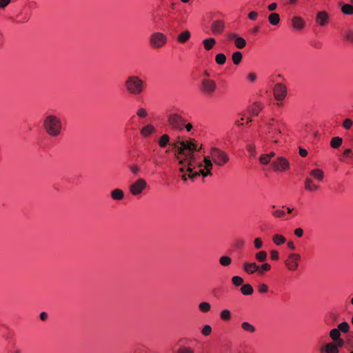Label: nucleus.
<instances>
[{
    "label": "nucleus",
    "mask_w": 353,
    "mask_h": 353,
    "mask_svg": "<svg viewBox=\"0 0 353 353\" xmlns=\"http://www.w3.org/2000/svg\"><path fill=\"white\" fill-rule=\"evenodd\" d=\"M175 147L178 150L177 159L181 165L179 168L180 172L185 173L182 179L186 181L188 178L195 179L199 176L206 177L212 176L211 170L213 168V163L219 167H223L230 161L228 153L217 147H211L209 150V154L205 157L201 161L194 154L197 150V145L194 140L178 141L175 143Z\"/></svg>",
    "instance_id": "nucleus-1"
},
{
    "label": "nucleus",
    "mask_w": 353,
    "mask_h": 353,
    "mask_svg": "<svg viewBox=\"0 0 353 353\" xmlns=\"http://www.w3.org/2000/svg\"><path fill=\"white\" fill-rule=\"evenodd\" d=\"M220 318L225 321H228L232 318L231 312L228 309H225L221 311L219 314Z\"/></svg>",
    "instance_id": "nucleus-29"
},
{
    "label": "nucleus",
    "mask_w": 353,
    "mask_h": 353,
    "mask_svg": "<svg viewBox=\"0 0 353 353\" xmlns=\"http://www.w3.org/2000/svg\"><path fill=\"white\" fill-rule=\"evenodd\" d=\"M216 41L214 38L210 37L203 40V44L205 50H210L214 48Z\"/></svg>",
    "instance_id": "nucleus-22"
},
{
    "label": "nucleus",
    "mask_w": 353,
    "mask_h": 353,
    "mask_svg": "<svg viewBox=\"0 0 353 353\" xmlns=\"http://www.w3.org/2000/svg\"><path fill=\"white\" fill-rule=\"evenodd\" d=\"M342 143H343L342 138H341L339 137H335L331 139L330 145L332 148L336 149V148H339L341 145Z\"/></svg>",
    "instance_id": "nucleus-32"
},
{
    "label": "nucleus",
    "mask_w": 353,
    "mask_h": 353,
    "mask_svg": "<svg viewBox=\"0 0 353 353\" xmlns=\"http://www.w3.org/2000/svg\"><path fill=\"white\" fill-rule=\"evenodd\" d=\"M239 37V36H238V35H237L236 34H235V33H231V34H228V39H229V40H233V41H234H234H235V39H236V38H238Z\"/></svg>",
    "instance_id": "nucleus-63"
},
{
    "label": "nucleus",
    "mask_w": 353,
    "mask_h": 353,
    "mask_svg": "<svg viewBox=\"0 0 353 353\" xmlns=\"http://www.w3.org/2000/svg\"><path fill=\"white\" fill-rule=\"evenodd\" d=\"M137 116L140 119L146 118L148 116V110L143 107H139L136 112Z\"/></svg>",
    "instance_id": "nucleus-37"
},
{
    "label": "nucleus",
    "mask_w": 353,
    "mask_h": 353,
    "mask_svg": "<svg viewBox=\"0 0 353 353\" xmlns=\"http://www.w3.org/2000/svg\"><path fill=\"white\" fill-rule=\"evenodd\" d=\"M48 314L45 312H43L40 314L39 317L42 321H46L48 319Z\"/></svg>",
    "instance_id": "nucleus-64"
},
{
    "label": "nucleus",
    "mask_w": 353,
    "mask_h": 353,
    "mask_svg": "<svg viewBox=\"0 0 353 353\" xmlns=\"http://www.w3.org/2000/svg\"><path fill=\"white\" fill-rule=\"evenodd\" d=\"M274 99L278 101H282L287 96L288 90L286 86L281 83H276L273 88Z\"/></svg>",
    "instance_id": "nucleus-11"
},
{
    "label": "nucleus",
    "mask_w": 353,
    "mask_h": 353,
    "mask_svg": "<svg viewBox=\"0 0 353 353\" xmlns=\"http://www.w3.org/2000/svg\"><path fill=\"white\" fill-rule=\"evenodd\" d=\"M276 8H277V4L276 3H272L268 6V9L270 11H274L276 9Z\"/></svg>",
    "instance_id": "nucleus-62"
},
{
    "label": "nucleus",
    "mask_w": 353,
    "mask_h": 353,
    "mask_svg": "<svg viewBox=\"0 0 353 353\" xmlns=\"http://www.w3.org/2000/svg\"><path fill=\"white\" fill-rule=\"evenodd\" d=\"M324 351L325 353H339V350L332 341L325 344Z\"/></svg>",
    "instance_id": "nucleus-24"
},
{
    "label": "nucleus",
    "mask_w": 353,
    "mask_h": 353,
    "mask_svg": "<svg viewBox=\"0 0 353 353\" xmlns=\"http://www.w3.org/2000/svg\"><path fill=\"white\" fill-rule=\"evenodd\" d=\"M299 153L302 157H305L308 154L307 150L302 148H299Z\"/></svg>",
    "instance_id": "nucleus-60"
},
{
    "label": "nucleus",
    "mask_w": 353,
    "mask_h": 353,
    "mask_svg": "<svg viewBox=\"0 0 353 353\" xmlns=\"http://www.w3.org/2000/svg\"><path fill=\"white\" fill-rule=\"evenodd\" d=\"M294 233L297 237H301L303 235V230L301 228H296L294 230Z\"/></svg>",
    "instance_id": "nucleus-59"
},
{
    "label": "nucleus",
    "mask_w": 353,
    "mask_h": 353,
    "mask_svg": "<svg viewBox=\"0 0 353 353\" xmlns=\"http://www.w3.org/2000/svg\"><path fill=\"white\" fill-rule=\"evenodd\" d=\"M184 129L187 130V132H190L193 129V126L190 123H186V120L185 119V126Z\"/></svg>",
    "instance_id": "nucleus-61"
},
{
    "label": "nucleus",
    "mask_w": 353,
    "mask_h": 353,
    "mask_svg": "<svg viewBox=\"0 0 353 353\" xmlns=\"http://www.w3.org/2000/svg\"><path fill=\"white\" fill-rule=\"evenodd\" d=\"M258 291L261 294L266 293L268 291V286L265 283H261L258 286Z\"/></svg>",
    "instance_id": "nucleus-50"
},
{
    "label": "nucleus",
    "mask_w": 353,
    "mask_h": 353,
    "mask_svg": "<svg viewBox=\"0 0 353 353\" xmlns=\"http://www.w3.org/2000/svg\"><path fill=\"white\" fill-rule=\"evenodd\" d=\"M316 23L320 26H325L329 23V15L325 11H320L317 12L316 17Z\"/></svg>",
    "instance_id": "nucleus-14"
},
{
    "label": "nucleus",
    "mask_w": 353,
    "mask_h": 353,
    "mask_svg": "<svg viewBox=\"0 0 353 353\" xmlns=\"http://www.w3.org/2000/svg\"><path fill=\"white\" fill-rule=\"evenodd\" d=\"M168 42L167 36L161 32L152 33L149 39V43L152 48L159 49L163 48Z\"/></svg>",
    "instance_id": "nucleus-7"
},
{
    "label": "nucleus",
    "mask_w": 353,
    "mask_h": 353,
    "mask_svg": "<svg viewBox=\"0 0 353 353\" xmlns=\"http://www.w3.org/2000/svg\"><path fill=\"white\" fill-rule=\"evenodd\" d=\"M157 131V128L152 123L143 125L139 130L140 136L145 139H149Z\"/></svg>",
    "instance_id": "nucleus-12"
},
{
    "label": "nucleus",
    "mask_w": 353,
    "mask_h": 353,
    "mask_svg": "<svg viewBox=\"0 0 353 353\" xmlns=\"http://www.w3.org/2000/svg\"><path fill=\"white\" fill-rule=\"evenodd\" d=\"M258 17V12L256 11H252L248 14V18L252 21L256 20Z\"/></svg>",
    "instance_id": "nucleus-57"
},
{
    "label": "nucleus",
    "mask_w": 353,
    "mask_h": 353,
    "mask_svg": "<svg viewBox=\"0 0 353 353\" xmlns=\"http://www.w3.org/2000/svg\"><path fill=\"white\" fill-rule=\"evenodd\" d=\"M199 90L203 95L210 97L216 92L217 85L214 80L208 78L202 79Z\"/></svg>",
    "instance_id": "nucleus-6"
},
{
    "label": "nucleus",
    "mask_w": 353,
    "mask_h": 353,
    "mask_svg": "<svg viewBox=\"0 0 353 353\" xmlns=\"http://www.w3.org/2000/svg\"><path fill=\"white\" fill-rule=\"evenodd\" d=\"M219 263L223 267H228L232 263V259L228 256H222L219 258Z\"/></svg>",
    "instance_id": "nucleus-31"
},
{
    "label": "nucleus",
    "mask_w": 353,
    "mask_h": 353,
    "mask_svg": "<svg viewBox=\"0 0 353 353\" xmlns=\"http://www.w3.org/2000/svg\"><path fill=\"white\" fill-rule=\"evenodd\" d=\"M190 32L189 30H184L178 34L177 41L181 43H185L190 40Z\"/></svg>",
    "instance_id": "nucleus-20"
},
{
    "label": "nucleus",
    "mask_w": 353,
    "mask_h": 353,
    "mask_svg": "<svg viewBox=\"0 0 353 353\" xmlns=\"http://www.w3.org/2000/svg\"><path fill=\"white\" fill-rule=\"evenodd\" d=\"M241 328L248 333H254L256 332V327L252 324L247 321H244L241 323Z\"/></svg>",
    "instance_id": "nucleus-27"
},
{
    "label": "nucleus",
    "mask_w": 353,
    "mask_h": 353,
    "mask_svg": "<svg viewBox=\"0 0 353 353\" xmlns=\"http://www.w3.org/2000/svg\"><path fill=\"white\" fill-rule=\"evenodd\" d=\"M167 122L174 131L182 132L185 126V118L179 111H172L167 114Z\"/></svg>",
    "instance_id": "nucleus-5"
},
{
    "label": "nucleus",
    "mask_w": 353,
    "mask_h": 353,
    "mask_svg": "<svg viewBox=\"0 0 353 353\" xmlns=\"http://www.w3.org/2000/svg\"><path fill=\"white\" fill-rule=\"evenodd\" d=\"M344 38L345 39L353 43V29H347L344 32Z\"/></svg>",
    "instance_id": "nucleus-40"
},
{
    "label": "nucleus",
    "mask_w": 353,
    "mask_h": 353,
    "mask_svg": "<svg viewBox=\"0 0 353 353\" xmlns=\"http://www.w3.org/2000/svg\"><path fill=\"white\" fill-rule=\"evenodd\" d=\"M310 176L317 181H322L324 179V172L319 168L312 169L310 172Z\"/></svg>",
    "instance_id": "nucleus-19"
},
{
    "label": "nucleus",
    "mask_w": 353,
    "mask_h": 353,
    "mask_svg": "<svg viewBox=\"0 0 353 353\" xmlns=\"http://www.w3.org/2000/svg\"><path fill=\"white\" fill-rule=\"evenodd\" d=\"M199 309L202 312H208L211 309V305L208 302H201L199 304Z\"/></svg>",
    "instance_id": "nucleus-39"
},
{
    "label": "nucleus",
    "mask_w": 353,
    "mask_h": 353,
    "mask_svg": "<svg viewBox=\"0 0 353 353\" xmlns=\"http://www.w3.org/2000/svg\"><path fill=\"white\" fill-rule=\"evenodd\" d=\"M270 256L272 260L277 261L279 259V252L276 250H272L270 252Z\"/></svg>",
    "instance_id": "nucleus-58"
},
{
    "label": "nucleus",
    "mask_w": 353,
    "mask_h": 353,
    "mask_svg": "<svg viewBox=\"0 0 353 353\" xmlns=\"http://www.w3.org/2000/svg\"><path fill=\"white\" fill-rule=\"evenodd\" d=\"M301 260V256L295 252H291L288 254L284 264L286 268L290 272H295L298 270Z\"/></svg>",
    "instance_id": "nucleus-8"
},
{
    "label": "nucleus",
    "mask_w": 353,
    "mask_h": 353,
    "mask_svg": "<svg viewBox=\"0 0 353 353\" xmlns=\"http://www.w3.org/2000/svg\"><path fill=\"white\" fill-rule=\"evenodd\" d=\"M243 281V279L239 276H234L232 278V283L236 287L242 286Z\"/></svg>",
    "instance_id": "nucleus-43"
},
{
    "label": "nucleus",
    "mask_w": 353,
    "mask_h": 353,
    "mask_svg": "<svg viewBox=\"0 0 353 353\" xmlns=\"http://www.w3.org/2000/svg\"><path fill=\"white\" fill-rule=\"evenodd\" d=\"M263 109V105L261 102H254L248 108L249 114L251 117H256Z\"/></svg>",
    "instance_id": "nucleus-13"
},
{
    "label": "nucleus",
    "mask_w": 353,
    "mask_h": 353,
    "mask_svg": "<svg viewBox=\"0 0 353 353\" xmlns=\"http://www.w3.org/2000/svg\"><path fill=\"white\" fill-rule=\"evenodd\" d=\"M243 54L240 51H236L233 52L232 55V59L235 65H238L241 63L242 60Z\"/></svg>",
    "instance_id": "nucleus-33"
},
{
    "label": "nucleus",
    "mask_w": 353,
    "mask_h": 353,
    "mask_svg": "<svg viewBox=\"0 0 353 353\" xmlns=\"http://www.w3.org/2000/svg\"><path fill=\"white\" fill-rule=\"evenodd\" d=\"M170 140V136L168 134H163L158 140L159 146L161 148H165L169 143Z\"/></svg>",
    "instance_id": "nucleus-23"
},
{
    "label": "nucleus",
    "mask_w": 353,
    "mask_h": 353,
    "mask_svg": "<svg viewBox=\"0 0 353 353\" xmlns=\"http://www.w3.org/2000/svg\"><path fill=\"white\" fill-rule=\"evenodd\" d=\"M285 215V212L281 210H276L272 212V216L276 218H283Z\"/></svg>",
    "instance_id": "nucleus-48"
},
{
    "label": "nucleus",
    "mask_w": 353,
    "mask_h": 353,
    "mask_svg": "<svg viewBox=\"0 0 353 353\" xmlns=\"http://www.w3.org/2000/svg\"><path fill=\"white\" fill-rule=\"evenodd\" d=\"M215 61L219 65H223L226 61V57L223 53H219L215 57Z\"/></svg>",
    "instance_id": "nucleus-42"
},
{
    "label": "nucleus",
    "mask_w": 353,
    "mask_h": 353,
    "mask_svg": "<svg viewBox=\"0 0 353 353\" xmlns=\"http://www.w3.org/2000/svg\"><path fill=\"white\" fill-rule=\"evenodd\" d=\"M271 269V265L268 263H263L261 265H259V270L258 273L261 275L263 274L265 272L269 271Z\"/></svg>",
    "instance_id": "nucleus-41"
},
{
    "label": "nucleus",
    "mask_w": 353,
    "mask_h": 353,
    "mask_svg": "<svg viewBox=\"0 0 353 353\" xmlns=\"http://www.w3.org/2000/svg\"><path fill=\"white\" fill-rule=\"evenodd\" d=\"M124 87L129 94L138 96L145 91L146 83L139 76L130 75L124 82Z\"/></svg>",
    "instance_id": "nucleus-4"
},
{
    "label": "nucleus",
    "mask_w": 353,
    "mask_h": 353,
    "mask_svg": "<svg viewBox=\"0 0 353 353\" xmlns=\"http://www.w3.org/2000/svg\"><path fill=\"white\" fill-rule=\"evenodd\" d=\"M235 46L239 49H243L246 46V41L241 37H239L235 39Z\"/></svg>",
    "instance_id": "nucleus-36"
},
{
    "label": "nucleus",
    "mask_w": 353,
    "mask_h": 353,
    "mask_svg": "<svg viewBox=\"0 0 353 353\" xmlns=\"http://www.w3.org/2000/svg\"><path fill=\"white\" fill-rule=\"evenodd\" d=\"M247 79L250 83H254L257 79V76L254 72H250L247 76Z\"/></svg>",
    "instance_id": "nucleus-54"
},
{
    "label": "nucleus",
    "mask_w": 353,
    "mask_h": 353,
    "mask_svg": "<svg viewBox=\"0 0 353 353\" xmlns=\"http://www.w3.org/2000/svg\"><path fill=\"white\" fill-rule=\"evenodd\" d=\"M30 17L28 14H23L22 13H19L17 16L16 22L17 23H24L28 21Z\"/></svg>",
    "instance_id": "nucleus-38"
},
{
    "label": "nucleus",
    "mask_w": 353,
    "mask_h": 353,
    "mask_svg": "<svg viewBox=\"0 0 353 353\" xmlns=\"http://www.w3.org/2000/svg\"><path fill=\"white\" fill-rule=\"evenodd\" d=\"M272 169L275 172H283L290 168V163L287 159L283 157H279L275 159L272 163Z\"/></svg>",
    "instance_id": "nucleus-10"
},
{
    "label": "nucleus",
    "mask_w": 353,
    "mask_h": 353,
    "mask_svg": "<svg viewBox=\"0 0 353 353\" xmlns=\"http://www.w3.org/2000/svg\"><path fill=\"white\" fill-rule=\"evenodd\" d=\"M304 188L307 192H314L318 191L320 189V187L313 181L312 178L307 177L304 181Z\"/></svg>",
    "instance_id": "nucleus-16"
},
{
    "label": "nucleus",
    "mask_w": 353,
    "mask_h": 353,
    "mask_svg": "<svg viewBox=\"0 0 353 353\" xmlns=\"http://www.w3.org/2000/svg\"><path fill=\"white\" fill-rule=\"evenodd\" d=\"M255 258L260 262H263L267 259V252L265 251H260L255 255Z\"/></svg>",
    "instance_id": "nucleus-44"
},
{
    "label": "nucleus",
    "mask_w": 353,
    "mask_h": 353,
    "mask_svg": "<svg viewBox=\"0 0 353 353\" xmlns=\"http://www.w3.org/2000/svg\"><path fill=\"white\" fill-rule=\"evenodd\" d=\"M350 325L347 322L343 321L342 323H340L338 325L336 329L340 330V332L343 333H347L350 330Z\"/></svg>",
    "instance_id": "nucleus-34"
},
{
    "label": "nucleus",
    "mask_w": 353,
    "mask_h": 353,
    "mask_svg": "<svg viewBox=\"0 0 353 353\" xmlns=\"http://www.w3.org/2000/svg\"><path fill=\"white\" fill-rule=\"evenodd\" d=\"M110 196L113 200L121 201L124 198V192L121 189H114L110 192Z\"/></svg>",
    "instance_id": "nucleus-21"
},
{
    "label": "nucleus",
    "mask_w": 353,
    "mask_h": 353,
    "mask_svg": "<svg viewBox=\"0 0 353 353\" xmlns=\"http://www.w3.org/2000/svg\"><path fill=\"white\" fill-rule=\"evenodd\" d=\"M12 0H0V10H4L10 4Z\"/></svg>",
    "instance_id": "nucleus-49"
},
{
    "label": "nucleus",
    "mask_w": 353,
    "mask_h": 353,
    "mask_svg": "<svg viewBox=\"0 0 353 353\" xmlns=\"http://www.w3.org/2000/svg\"><path fill=\"white\" fill-rule=\"evenodd\" d=\"M130 170L132 172V173H133L135 175H138L140 172V168L136 164L131 165L130 166Z\"/></svg>",
    "instance_id": "nucleus-52"
},
{
    "label": "nucleus",
    "mask_w": 353,
    "mask_h": 353,
    "mask_svg": "<svg viewBox=\"0 0 353 353\" xmlns=\"http://www.w3.org/2000/svg\"><path fill=\"white\" fill-rule=\"evenodd\" d=\"M225 23L221 20H215L211 24V30L214 34H219L223 32Z\"/></svg>",
    "instance_id": "nucleus-15"
},
{
    "label": "nucleus",
    "mask_w": 353,
    "mask_h": 353,
    "mask_svg": "<svg viewBox=\"0 0 353 353\" xmlns=\"http://www.w3.org/2000/svg\"><path fill=\"white\" fill-rule=\"evenodd\" d=\"M337 348L340 350L341 347H343L345 345V341L342 338H340L339 339H336V341H332Z\"/></svg>",
    "instance_id": "nucleus-55"
},
{
    "label": "nucleus",
    "mask_w": 353,
    "mask_h": 353,
    "mask_svg": "<svg viewBox=\"0 0 353 353\" xmlns=\"http://www.w3.org/2000/svg\"><path fill=\"white\" fill-rule=\"evenodd\" d=\"M147 181L143 178H139L129 187L130 194L134 196H139L147 188Z\"/></svg>",
    "instance_id": "nucleus-9"
},
{
    "label": "nucleus",
    "mask_w": 353,
    "mask_h": 353,
    "mask_svg": "<svg viewBox=\"0 0 353 353\" xmlns=\"http://www.w3.org/2000/svg\"><path fill=\"white\" fill-rule=\"evenodd\" d=\"M341 333L340 332V330L336 328L332 329L329 332V336L332 341L339 339L341 338Z\"/></svg>",
    "instance_id": "nucleus-28"
},
{
    "label": "nucleus",
    "mask_w": 353,
    "mask_h": 353,
    "mask_svg": "<svg viewBox=\"0 0 353 353\" xmlns=\"http://www.w3.org/2000/svg\"><path fill=\"white\" fill-rule=\"evenodd\" d=\"M201 332L202 334L204 335V336H208L210 334V333L212 332V327L211 326L208 325H205L202 330H201Z\"/></svg>",
    "instance_id": "nucleus-53"
},
{
    "label": "nucleus",
    "mask_w": 353,
    "mask_h": 353,
    "mask_svg": "<svg viewBox=\"0 0 353 353\" xmlns=\"http://www.w3.org/2000/svg\"><path fill=\"white\" fill-rule=\"evenodd\" d=\"M281 120L278 118L269 119L265 123V137L267 140L273 143H279L281 137Z\"/></svg>",
    "instance_id": "nucleus-3"
},
{
    "label": "nucleus",
    "mask_w": 353,
    "mask_h": 353,
    "mask_svg": "<svg viewBox=\"0 0 353 353\" xmlns=\"http://www.w3.org/2000/svg\"><path fill=\"white\" fill-rule=\"evenodd\" d=\"M43 127L46 134L54 138L60 137L63 130L61 118L54 114H48L43 118Z\"/></svg>",
    "instance_id": "nucleus-2"
},
{
    "label": "nucleus",
    "mask_w": 353,
    "mask_h": 353,
    "mask_svg": "<svg viewBox=\"0 0 353 353\" xmlns=\"http://www.w3.org/2000/svg\"><path fill=\"white\" fill-rule=\"evenodd\" d=\"M254 245L256 249H261L263 247V242L260 238H256L254 241Z\"/></svg>",
    "instance_id": "nucleus-56"
},
{
    "label": "nucleus",
    "mask_w": 353,
    "mask_h": 353,
    "mask_svg": "<svg viewBox=\"0 0 353 353\" xmlns=\"http://www.w3.org/2000/svg\"><path fill=\"white\" fill-rule=\"evenodd\" d=\"M341 11L347 15L353 14V6L347 3L343 4L341 7Z\"/></svg>",
    "instance_id": "nucleus-35"
},
{
    "label": "nucleus",
    "mask_w": 353,
    "mask_h": 353,
    "mask_svg": "<svg viewBox=\"0 0 353 353\" xmlns=\"http://www.w3.org/2000/svg\"><path fill=\"white\" fill-rule=\"evenodd\" d=\"M268 21L272 26H276L280 22V16L276 12H272L268 16Z\"/></svg>",
    "instance_id": "nucleus-26"
},
{
    "label": "nucleus",
    "mask_w": 353,
    "mask_h": 353,
    "mask_svg": "<svg viewBox=\"0 0 353 353\" xmlns=\"http://www.w3.org/2000/svg\"><path fill=\"white\" fill-rule=\"evenodd\" d=\"M176 353H195V352H194V350L192 347H188V346H183V347H181L180 348H179Z\"/></svg>",
    "instance_id": "nucleus-45"
},
{
    "label": "nucleus",
    "mask_w": 353,
    "mask_h": 353,
    "mask_svg": "<svg viewBox=\"0 0 353 353\" xmlns=\"http://www.w3.org/2000/svg\"><path fill=\"white\" fill-rule=\"evenodd\" d=\"M271 159H270V157L267 154H264L261 155L259 157V161L263 165H267L270 162Z\"/></svg>",
    "instance_id": "nucleus-47"
},
{
    "label": "nucleus",
    "mask_w": 353,
    "mask_h": 353,
    "mask_svg": "<svg viewBox=\"0 0 353 353\" xmlns=\"http://www.w3.org/2000/svg\"><path fill=\"white\" fill-rule=\"evenodd\" d=\"M241 292L245 296L252 295L254 292V289L250 284H244L241 287Z\"/></svg>",
    "instance_id": "nucleus-25"
},
{
    "label": "nucleus",
    "mask_w": 353,
    "mask_h": 353,
    "mask_svg": "<svg viewBox=\"0 0 353 353\" xmlns=\"http://www.w3.org/2000/svg\"><path fill=\"white\" fill-rule=\"evenodd\" d=\"M247 150L249 152L250 155L251 157H255V155L256 154V148H255L254 145H253L252 144L248 145H247Z\"/></svg>",
    "instance_id": "nucleus-51"
},
{
    "label": "nucleus",
    "mask_w": 353,
    "mask_h": 353,
    "mask_svg": "<svg viewBox=\"0 0 353 353\" xmlns=\"http://www.w3.org/2000/svg\"><path fill=\"white\" fill-rule=\"evenodd\" d=\"M343 128L345 130H350L353 125V121L349 118L345 119L343 121Z\"/></svg>",
    "instance_id": "nucleus-46"
},
{
    "label": "nucleus",
    "mask_w": 353,
    "mask_h": 353,
    "mask_svg": "<svg viewBox=\"0 0 353 353\" xmlns=\"http://www.w3.org/2000/svg\"><path fill=\"white\" fill-rule=\"evenodd\" d=\"M292 27L296 30H302L305 27V22L301 17H294L292 18Z\"/></svg>",
    "instance_id": "nucleus-17"
},
{
    "label": "nucleus",
    "mask_w": 353,
    "mask_h": 353,
    "mask_svg": "<svg viewBox=\"0 0 353 353\" xmlns=\"http://www.w3.org/2000/svg\"><path fill=\"white\" fill-rule=\"evenodd\" d=\"M274 243L276 245H281L286 241V239L280 234H274L272 237Z\"/></svg>",
    "instance_id": "nucleus-30"
},
{
    "label": "nucleus",
    "mask_w": 353,
    "mask_h": 353,
    "mask_svg": "<svg viewBox=\"0 0 353 353\" xmlns=\"http://www.w3.org/2000/svg\"><path fill=\"white\" fill-rule=\"evenodd\" d=\"M243 270L246 273H248L249 274H252L258 272L259 265L254 262H252V263L245 262L243 263Z\"/></svg>",
    "instance_id": "nucleus-18"
}]
</instances>
